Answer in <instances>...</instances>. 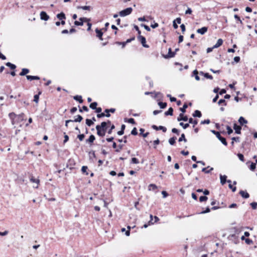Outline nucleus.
Segmentation results:
<instances>
[{
  "mask_svg": "<svg viewBox=\"0 0 257 257\" xmlns=\"http://www.w3.org/2000/svg\"><path fill=\"white\" fill-rule=\"evenodd\" d=\"M211 132L215 135L217 138L225 146L227 145V143L226 142V139L224 137H222L219 132L216 131L215 130H211Z\"/></svg>",
  "mask_w": 257,
  "mask_h": 257,
  "instance_id": "nucleus-1",
  "label": "nucleus"
},
{
  "mask_svg": "<svg viewBox=\"0 0 257 257\" xmlns=\"http://www.w3.org/2000/svg\"><path fill=\"white\" fill-rule=\"evenodd\" d=\"M132 11L133 9L132 8H127L126 9L120 11L119 13V15L120 17H125L131 14Z\"/></svg>",
  "mask_w": 257,
  "mask_h": 257,
  "instance_id": "nucleus-2",
  "label": "nucleus"
},
{
  "mask_svg": "<svg viewBox=\"0 0 257 257\" xmlns=\"http://www.w3.org/2000/svg\"><path fill=\"white\" fill-rule=\"evenodd\" d=\"M9 116L11 120V122L13 125L15 124L20 122L19 120L16 118L17 114L14 112H11L9 114Z\"/></svg>",
  "mask_w": 257,
  "mask_h": 257,
  "instance_id": "nucleus-3",
  "label": "nucleus"
},
{
  "mask_svg": "<svg viewBox=\"0 0 257 257\" xmlns=\"http://www.w3.org/2000/svg\"><path fill=\"white\" fill-rule=\"evenodd\" d=\"M138 39L139 41L141 42L143 46L145 48H149V46L148 45L146 44V40L145 37L142 35H139L138 37Z\"/></svg>",
  "mask_w": 257,
  "mask_h": 257,
  "instance_id": "nucleus-4",
  "label": "nucleus"
},
{
  "mask_svg": "<svg viewBox=\"0 0 257 257\" xmlns=\"http://www.w3.org/2000/svg\"><path fill=\"white\" fill-rule=\"evenodd\" d=\"M175 52H172V49L171 48H170L168 49V54L163 55L164 58L165 59H169L171 58H173L175 56Z\"/></svg>",
  "mask_w": 257,
  "mask_h": 257,
  "instance_id": "nucleus-5",
  "label": "nucleus"
},
{
  "mask_svg": "<svg viewBox=\"0 0 257 257\" xmlns=\"http://www.w3.org/2000/svg\"><path fill=\"white\" fill-rule=\"evenodd\" d=\"M96 130L97 131V134L99 137H103L105 135L106 131L104 130L99 129V127L96 126Z\"/></svg>",
  "mask_w": 257,
  "mask_h": 257,
  "instance_id": "nucleus-6",
  "label": "nucleus"
},
{
  "mask_svg": "<svg viewBox=\"0 0 257 257\" xmlns=\"http://www.w3.org/2000/svg\"><path fill=\"white\" fill-rule=\"evenodd\" d=\"M188 119V116L187 115H184L183 113H181L179 114V116L177 117V120L178 121H180L181 120L187 121Z\"/></svg>",
  "mask_w": 257,
  "mask_h": 257,
  "instance_id": "nucleus-7",
  "label": "nucleus"
},
{
  "mask_svg": "<svg viewBox=\"0 0 257 257\" xmlns=\"http://www.w3.org/2000/svg\"><path fill=\"white\" fill-rule=\"evenodd\" d=\"M40 18L42 20L47 21L49 19V16L45 12L42 11L40 13Z\"/></svg>",
  "mask_w": 257,
  "mask_h": 257,
  "instance_id": "nucleus-8",
  "label": "nucleus"
},
{
  "mask_svg": "<svg viewBox=\"0 0 257 257\" xmlns=\"http://www.w3.org/2000/svg\"><path fill=\"white\" fill-rule=\"evenodd\" d=\"M152 127L153 129L156 131L162 130L164 133H165L167 131L166 127L160 125L159 126H157L156 125H153Z\"/></svg>",
  "mask_w": 257,
  "mask_h": 257,
  "instance_id": "nucleus-9",
  "label": "nucleus"
},
{
  "mask_svg": "<svg viewBox=\"0 0 257 257\" xmlns=\"http://www.w3.org/2000/svg\"><path fill=\"white\" fill-rule=\"evenodd\" d=\"M233 129L235 131V133L237 134H241V127L238 125H237L236 123H234L233 124Z\"/></svg>",
  "mask_w": 257,
  "mask_h": 257,
  "instance_id": "nucleus-10",
  "label": "nucleus"
},
{
  "mask_svg": "<svg viewBox=\"0 0 257 257\" xmlns=\"http://www.w3.org/2000/svg\"><path fill=\"white\" fill-rule=\"evenodd\" d=\"M208 30V28L207 27H203L200 29H198L197 30V33L200 34L201 35H204L206 32H207Z\"/></svg>",
  "mask_w": 257,
  "mask_h": 257,
  "instance_id": "nucleus-11",
  "label": "nucleus"
},
{
  "mask_svg": "<svg viewBox=\"0 0 257 257\" xmlns=\"http://www.w3.org/2000/svg\"><path fill=\"white\" fill-rule=\"evenodd\" d=\"M95 32L96 33V37H98L100 40H102L103 32L101 30H99L98 28L95 29Z\"/></svg>",
  "mask_w": 257,
  "mask_h": 257,
  "instance_id": "nucleus-12",
  "label": "nucleus"
},
{
  "mask_svg": "<svg viewBox=\"0 0 257 257\" xmlns=\"http://www.w3.org/2000/svg\"><path fill=\"white\" fill-rule=\"evenodd\" d=\"M239 194L243 198L247 199L249 197V194L246 191L240 190L239 192Z\"/></svg>",
  "mask_w": 257,
  "mask_h": 257,
  "instance_id": "nucleus-13",
  "label": "nucleus"
},
{
  "mask_svg": "<svg viewBox=\"0 0 257 257\" xmlns=\"http://www.w3.org/2000/svg\"><path fill=\"white\" fill-rule=\"evenodd\" d=\"M199 72L196 70H194L192 73V77L194 76L196 80L199 81L200 80V78L199 76H198Z\"/></svg>",
  "mask_w": 257,
  "mask_h": 257,
  "instance_id": "nucleus-14",
  "label": "nucleus"
},
{
  "mask_svg": "<svg viewBox=\"0 0 257 257\" xmlns=\"http://www.w3.org/2000/svg\"><path fill=\"white\" fill-rule=\"evenodd\" d=\"M95 140V136L93 135H91L89 136V138L88 139L86 140V143L91 144L92 143H93V142Z\"/></svg>",
  "mask_w": 257,
  "mask_h": 257,
  "instance_id": "nucleus-15",
  "label": "nucleus"
},
{
  "mask_svg": "<svg viewBox=\"0 0 257 257\" xmlns=\"http://www.w3.org/2000/svg\"><path fill=\"white\" fill-rule=\"evenodd\" d=\"M238 122L241 125H243L244 124L247 123V120H246L243 116H240L238 119Z\"/></svg>",
  "mask_w": 257,
  "mask_h": 257,
  "instance_id": "nucleus-16",
  "label": "nucleus"
},
{
  "mask_svg": "<svg viewBox=\"0 0 257 257\" xmlns=\"http://www.w3.org/2000/svg\"><path fill=\"white\" fill-rule=\"evenodd\" d=\"M227 176L226 175H220V183L223 185L225 184L227 181Z\"/></svg>",
  "mask_w": 257,
  "mask_h": 257,
  "instance_id": "nucleus-17",
  "label": "nucleus"
},
{
  "mask_svg": "<svg viewBox=\"0 0 257 257\" xmlns=\"http://www.w3.org/2000/svg\"><path fill=\"white\" fill-rule=\"evenodd\" d=\"M192 116L194 117H201L202 116V113L200 111L198 110H196L194 111V112L192 114Z\"/></svg>",
  "mask_w": 257,
  "mask_h": 257,
  "instance_id": "nucleus-18",
  "label": "nucleus"
},
{
  "mask_svg": "<svg viewBox=\"0 0 257 257\" xmlns=\"http://www.w3.org/2000/svg\"><path fill=\"white\" fill-rule=\"evenodd\" d=\"M96 126H98L99 127V129L104 130L106 131L107 129V123L105 121H103L101 123L100 125H97Z\"/></svg>",
  "mask_w": 257,
  "mask_h": 257,
  "instance_id": "nucleus-19",
  "label": "nucleus"
},
{
  "mask_svg": "<svg viewBox=\"0 0 257 257\" xmlns=\"http://www.w3.org/2000/svg\"><path fill=\"white\" fill-rule=\"evenodd\" d=\"M26 78L28 80H39L40 77L38 76L27 75Z\"/></svg>",
  "mask_w": 257,
  "mask_h": 257,
  "instance_id": "nucleus-20",
  "label": "nucleus"
},
{
  "mask_svg": "<svg viewBox=\"0 0 257 257\" xmlns=\"http://www.w3.org/2000/svg\"><path fill=\"white\" fill-rule=\"evenodd\" d=\"M57 18L60 20H65L66 19V16L65 14L63 12H61L59 14H58L56 16Z\"/></svg>",
  "mask_w": 257,
  "mask_h": 257,
  "instance_id": "nucleus-21",
  "label": "nucleus"
},
{
  "mask_svg": "<svg viewBox=\"0 0 257 257\" xmlns=\"http://www.w3.org/2000/svg\"><path fill=\"white\" fill-rule=\"evenodd\" d=\"M73 99L76 101H78L80 103H82L83 101L82 96L81 95H75L73 96Z\"/></svg>",
  "mask_w": 257,
  "mask_h": 257,
  "instance_id": "nucleus-22",
  "label": "nucleus"
},
{
  "mask_svg": "<svg viewBox=\"0 0 257 257\" xmlns=\"http://www.w3.org/2000/svg\"><path fill=\"white\" fill-rule=\"evenodd\" d=\"M223 43V40L221 39H219L217 43L213 46V48H217L220 47L221 45H222Z\"/></svg>",
  "mask_w": 257,
  "mask_h": 257,
  "instance_id": "nucleus-23",
  "label": "nucleus"
},
{
  "mask_svg": "<svg viewBox=\"0 0 257 257\" xmlns=\"http://www.w3.org/2000/svg\"><path fill=\"white\" fill-rule=\"evenodd\" d=\"M30 70L27 68H23L22 71L19 74L20 76H24L29 73Z\"/></svg>",
  "mask_w": 257,
  "mask_h": 257,
  "instance_id": "nucleus-24",
  "label": "nucleus"
},
{
  "mask_svg": "<svg viewBox=\"0 0 257 257\" xmlns=\"http://www.w3.org/2000/svg\"><path fill=\"white\" fill-rule=\"evenodd\" d=\"M30 181L31 182H32V183H36L37 184V186L35 188H38V184H39V183L40 182V180L38 179L35 178L33 176H32L30 178Z\"/></svg>",
  "mask_w": 257,
  "mask_h": 257,
  "instance_id": "nucleus-25",
  "label": "nucleus"
},
{
  "mask_svg": "<svg viewBox=\"0 0 257 257\" xmlns=\"http://www.w3.org/2000/svg\"><path fill=\"white\" fill-rule=\"evenodd\" d=\"M77 9H82L83 10H88V11H90V10L92 9V8H91L90 6H77Z\"/></svg>",
  "mask_w": 257,
  "mask_h": 257,
  "instance_id": "nucleus-26",
  "label": "nucleus"
},
{
  "mask_svg": "<svg viewBox=\"0 0 257 257\" xmlns=\"http://www.w3.org/2000/svg\"><path fill=\"white\" fill-rule=\"evenodd\" d=\"M6 65L9 67L12 70H15L16 68V65L11 63V62H7L6 63Z\"/></svg>",
  "mask_w": 257,
  "mask_h": 257,
  "instance_id": "nucleus-27",
  "label": "nucleus"
},
{
  "mask_svg": "<svg viewBox=\"0 0 257 257\" xmlns=\"http://www.w3.org/2000/svg\"><path fill=\"white\" fill-rule=\"evenodd\" d=\"M173 109L172 107H170L168 110L165 112V115H173Z\"/></svg>",
  "mask_w": 257,
  "mask_h": 257,
  "instance_id": "nucleus-28",
  "label": "nucleus"
},
{
  "mask_svg": "<svg viewBox=\"0 0 257 257\" xmlns=\"http://www.w3.org/2000/svg\"><path fill=\"white\" fill-rule=\"evenodd\" d=\"M189 123H193V127H194L195 125L198 123V120L197 119H193L192 118H188Z\"/></svg>",
  "mask_w": 257,
  "mask_h": 257,
  "instance_id": "nucleus-29",
  "label": "nucleus"
},
{
  "mask_svg": "<svg viewBox=\"0 0 257 257\" xmlns=\"http://www.w3.org/2000/svg\"><path fill=\"white\" fill-rule=\"evenodd\" d=\"M144 131H145V129H144L143 128H141L140 129V135H142L144 138H146L149 134V133L147 132L146 133L144 134Z\"/></svg>",
  "mask_w": 257,
  "mask_h": 257,
  "instance_id": "nucleus-30",
  "label": "nucleus"
},
{
  "mask_svg": "<svg viewBox=\"0 0 257 257\" xmlns=\"http://www.w3.org/2000/svg\"><path fill=\"white\" fill-rule=\"evenodd\" d=\"M176 139H177V138L176 137H173L172 138H171L170 139H169V140L168 141L169 143L171 145H175V144L176 143Z\"/></svg>",
  "mask_w": 257,
  "mask_h": 257,
  "instance_id": "nucleus-31",
  "label": "nucleus"
},
{
  "mask_svg": "<svg viewBox=\"0 0 257 257\" xmlns=\"http://www.w3.org/2000/svg\"><path fill=\"white\" fill-rule=\"evenodd\" d=\"M178 141L181 142L182 141H184L185 143L187 142V140L185 138V136L184 134H182L181 135V137L179 138Z\"/></svg>",
  "mask_w": 257,
  "mask_h": 257,
  "instance_id": "nucleus-32",
  "label": "nucleus"
},
{
  "mask_svg": "<svg viewBox=\"0 0 257 257\" xmlns=\"http://www.w3.org/2000/svg\"><path fill=\"white\" fill-rule=\"evenodd\" d=\"M77 118H76L74 120H72L73 122H81L82 119H83V117L81 115H77Z\"/></svg>",
  "mask_w": 257,
  "mask_h": 257,
  "instance_id": "nucleus-33",
  "label": "nucleus"
},
{
  "mask_svg": "<svg viewBox=\"0 0 257 257\" xmlns=\"http://www.w3.org/2000/svg\"><path fill=\"white\" fill-rule=\"evenodd\" d=\"M158 105H159L160 107L162 109H164L167 106V103L166 102H159Z\"/></svg>",
  "mask_w": 257,
  "mask_h": 257,
  "instance_id": "nucleus-34",
  "label": "nucleus"
},
{
  "mask_svg": "<svg viewBox=\"0 0 257 257\" xmlns=\"http://www.w3.org/2000/svg\"><path fill=\"white\" fill-rule=\"evenodd\" d=\"M24 116V114L23 113H22L19 115H17L16 118L18 119V120L20 121V122H21L23 120Z\"/></svg>",
  "mask_w": 257,
  "mask_h": 257,
  "instance_id": "nucleus-35",
  "label": "nucleus"
},
{
  "mask_svg": "<svg viewBox=\"0 0 257 257\" xmlns=\"http://www.w3.org/2000/svg\"><path fill=\"white\" fill-rule=\"evenodd\" d=\"M188 107V105L187 103H184L182 107H180L179 108L180 110L182 113H185L186 112V109Z\"/></svg>",
  "mask_w": 257,
  "mask_h": 257,
  "instance_id": "nucleus-36",
  "label": "nucleus"
},
{
  "mask_svg": "<svg viewBox=\"0 0 257 257\" xmlns=\"http://www.w3.org/2000/svg\"><path fill=\"white\" fill-rule=\"evenodd\" d=\"M41 93V92L40 91L38 94H35L34 97V101L36 103H38L39 99V95Z\"/></svg>",
  "mask_w": 257,
  "mask_h": 257,
  "instance_id": "nucleus-37",
  "label": "nucleus"
},
{
  "mask_svg": "<svg viewBox=\"0 0 257 257\" xmlns=\"http://www.w3.org/2000/svg\"><path fill=\"white\" fill-rule=\"evenodd\" d=\"M78 107H79V111L80 112L82 113L83 112V110L85 111H88V107L86 106H83L82 107V108H81L80 107V106L79 105Z\"/></svg>",
  "mask_w": 257,
  "mask_h": 257,
  "instance_id": "nucleus-38",
  "label": "nucleus"
},
{
  "mask_svg": "<svg viewBox=\"0 0 257 257\" xmlns=\"http://www.w3.org/2000/svg\"><path fill=\"white\" fill-rule=\"evenodd\" d=\"M88 169V167L86 166H83L81 168V171L83 173H85L86 175L88 174V173L87 172V170Z\"/></svg>",
  "mask_w": 257,
  "mask_h": 257,
  "instance_id": "nucleus-39",
  "label": "nucleus"
},
{
  "mask_svg": "<svg viewBox=\"0 0 257 257\" xmlns=\"http://www.w3.org/2000/svg\"><path fill=\"white\" fill-rule=\"evenodd\" d=\"M97 105V103L96 102H93L90 103V104L89 105V107L92 109H95V108H96Z\"/></svg>",
  "mask_w": 257,
  "mask_h": 257,
  "instance_id": "nucleus-40",
  "label": "nucleus"
},
{
  "mask_svg": "<svg viewBox=\"0 0 257 257\" xmlns=\"http://www.w3.org/2000/svg\"><path fill=\"white\" fill-rule=\"evenodd\" d=\"M179 125L183 127L184 129H186L189 126V123H184L182 122H180Z\"/></svg>",
  "mask_w": 257,
  "mask_h": 257,
  "instance_id": "nucleus-41",
  "label": "nucleus"
},
{
  "mask_svg": "<svg viewBox=\"0 0 257 257\" xmlns=\"http://www.w3.org/2000/svg\"><path fill=\"white\" fill-rule=\"evenodd\" d=\"M93 123L94 122L92 121V120L88 118L86 119V124L89 126L92 125L93 124Z\"/></svg>",
  "mask_w": 257,
  "mask_h": 257,
  "instance_id": "nucleus-42",
  "label": "nucleus"
},
{
  "mask_svg": "<svg viewBox=\"0 0 257 257\" xmlns=\"http://www.w3.org/2000/svg\"><path fill=\"white\" fill-rule=\"evenodd\" d=\"M256 168V163H254L253 162L251 163V164L249 166V169L251 171H254Z\"/></svg>",
  "mask_w": 257,
  "mask_h": 257,
  "instance_id": "nucleus-43",
  "label": "nucleus"
},
{
  "mask_svg": "<svg viewBox=\"0 0 257 257\" xmlns=\"http://www.w3.org/2000/svg\"><path fill=\"white\" fill-rule=\"evenodd\" d=\"M131 163L138 164L139 163V160L136 158H132L131 159Z\"/></svg>",
  "mask_w": 257,
  "mask_h": 257,
  "instance_id": "nucleus-44",
  "label": "nucleus"
},
{
  "mask_svg": "<svg viewBox=\"0 0 257 257\" xmlns=\"http://www.w3.org/2000/svg\"><path fill=\"white\" fill-rule=\"evenodd\" d=\"M127 136H124L123 138V139H118V142H119V143H121L122 142H123L124 143H127V140H126V139H127Z\"/></svg>",
  "mask_w": 257,
  "mask_h": 257,
  "instance_id": "nucleus-45",
  "label": "nucleus"
},
{
  "mask_svg": "<svg viewBox=\"0 0 257 257\" xmlns=\"http://www.w3.org/2000/svg\"><path fill=\"white\" fill-rule=\"evenodd\" d=\"M207 199L208 198L206 196H201L199 197V201L200 202L206 201Z\"/></svg>",
  "mask_w": 257,
  "mask_h": 257,
  "instance_id": "nucleus-46",
  "label": "nucleus"
},
{
  "mask_svg": "<svg viewBox=\"0 0 257 257\" xmlns=\"http://www.w3.org/2000/svg\"><path fill=\"white\" fill-rule=\"evenodd\" d=\"M226 130L227 131V134L228 135H230L231 134H232L233 133V130L231 128V127L230 126H229V125H227L226 126Z\"/></svg>",
  "mask_w": 257,
  "mask_h": 257,
  "instance_id": "nucleus-47",
  "label": "nucleus"
},
{
  "mask_svg": "<svg viewBox=\"0 0 257 257\" xmlns=\"http://www.w3.org/2000/svg\"><path fill=\"white\" fill-rule=\"evenodd\" d=\"M131 135L136 136L138 135V131L136 127H134L131 131Z\"/></svg>",
  "mask_w": 257,
  "mask_h": 257,
  "instance_id": "nucleus-48",
  "label": "nucleus"
},
{
  "mask_svg": "<svg viewBox=\"0 0 257 257\" xmlns=\"http://www.w3.org/2000/svg\"><path fill=\"white\" fill-rule=\"evenodd\" d=\"M237 157L238 158V159L242 162H244V156L242 154H240V153H238L237 154Z\"/></svg>",
  "mask_w": 257,
  "mask_h": 257,
  "instance_id": "nucleus-49",
  "label": "nucleus"
},
{
  "mask_svg": "<svg viewBox=\"0 0 257 257\" xmlns=\"http://www.w3.org/2000/svg\"><path fill=\"white\" fill-rule=\"evenodd\" d=\"M85 138V135L84 134H79L77 136V138L80 141H82Z\"/></svg>",
  "mask_w": 257,
  "mask_h": 257,
  "instance_id": "nucleus-50",
  "label": "nucleus"
},
{
  "mask_svg": "<svg viewBox=\"0 0 257 257\" xmlns=\"http://www.w3.org/2000/svg\"><path fill=\"white\" fill-rule=\"evenodd\" d=\"M253 209H256L257 208V202H253L250 204Z\"/></svg>",
  "mask_w": 257,
  "mask_h": 257,
  "instance_id": "nucleus-51",
  "label": "nucleus"
},
{
  "mask_svg": "<svg viewBox=\"0 0 257 257\" xmlns=\"http://www.w3.org/2000/svg\"><path fill=\"white\" fill-rule=\"evenodd\" d=\"M210 211V209L209 207H207L206 208L205 210L201 212L200 213H199V214H205L208 213Z\"/></svg>",
  "mask_w": 257,
  "mask_h": 257,
  "instance_id": "nucleus-52",
  "label": "nucleus"
},
{
  "mask_svg": "<svg viewBox=\"0 0 257 257\" xmlns=\"http://www.w3.org/2000/svg\"><path fill=\"white\" fill-rule=\"evenodd\" d=\"M222 103H223L224 105H226V102L225 99H221L218 102V104L219 105H220Z\"/></svg>",
  "mask_w": 257,
  "mask_h": 257,
  "instance_id": "nucleus-53",
  "label": "nucleus"
},
{
  "mask_svg": "<svg viewBox=\"0 0 257 257\" xmlns=\"http://www.w3.org/2000/svg\"><path fill=\"white\" fill-rule=\"evenodd\" d=\"M79 21H82V22L83 21V23L84 22H86L89 23V21H90V20L87 18L83 17V18H79Z\"/></svg>",
  "mask_w": 257,
  "mask_h": 257,
  "instance_id": "nucleus-54",
  "label": "nucleus"
},
{
  "mask_svg": "<svg viewBox=\"0 0 257 257\" xmlns=\"http://www.w3.org/2000/svg\"><path fill=\"white\" fill-rule=\"evenodd\" d=\"M204 77L209 79H213L212 76L211 75H210L208 73H206V74H205Z\"/></svg>",
  "mask_w": 257,
  "mask_h": 257,
  "instance_id": "nucleus-55",
  "label": "nucleus"
},
{
  "mask_svg": "<svg viewBox=\"0 0 257 257\" xmlns=\"http://www.w3.org/2000/svg\"><path fill=\"white\" fill-rule=\"evenodd\" d=\"M127 121L128 122V123H132L133 124H136V122H135V120L134 118H128L127 120Z\"/></svg>",
  "mask_w": 257,
  "mask_h": 257,
  "instance_id": "nucleus-56",
  "label": "nucleus"
},
{
  "mask_svg": "<svg viewBox=\"0 0 257 257\" xmlns=\"http://www.w3.org/2000/svg\"><path fill=\"white\" fill-rule=\"evenodd\" d=\"M74 24L76 26H82L83 25V21H75L74 22Z\"/></svg>",
  "mask_w": 257,
  "mask_h": 257,
  "instance_id": "nucleus-57",
  "label": "nucleus"
},
{
  "mask_svg": "<svg viewBox=\"0 0 257 257\" xmlns=\"http://www.w3.org/2000/svg\"><path fill=\"white\" fill-rule=\"evenodd\" d=\"M115 128V126L114 124H112L110 126V129L108 131L107 133L108 134H111L112 133V131Z\"/></svg>",
  "mask_w": 257,
  "mask_h": 257,
  "instance_id": "nucleus-58",
  "label": "nucleus"
},
{
  "mask_svg": "<svg viewBox=\"0 0 257 257\" xmlns=\"http://www.w3.org/2000/svg\"><path fill=\"white\" fill-rule=\"evenodd\" d=\"M245 242L247 244H252L253 243V241L251 239H249V238H246V239H245Z\"/></svg>",
  "mask_w": 257,
  "mask_h": 257,
  "instance_id": "nucleus-59",
  "label": "nucleus"
},
{
  "mask_svg": "<svg viewBox=\"0 0 257 257\" xmlns=\"http://www.w3.org/2000/svg\"><path fill=\"white\" fill-rule=\"evenodd\" d=\"M104 112L106 113V114H105V116L107 117H109L110 116V114L109 113L110 112L108 110V109H105L104 110Z\"/></svg>",
  "mask_w": 257,
  "mask_h": 257,
  "instance_id": "nucleus-60",
  "label": "nucleus"
},
{
  "mask_svg": "<svg viewBox=\"0 0 257 257\" xmlns=\"http://www.w3.org/2000/svg\"><path fill=\"white\" fill-rule=\"evenodd\" d=\"M160 143V140H159V139H157L156 140L154 141V142H153V144H154V148L155 149L156 148V146L158 144H159Z\"/></svg>",
  "mask_w": 257,
  "mask_h": 257,
  "instance_id": "nucleus-61",
  "label": "nucleus"
},
{
  "mask_svg": "<svg viewBox=\"0 0 257 257\" xmlns=\"http://www.w3.org/2000/svg\"><path fill=\"white\" fill-rule=\"evenodd\" d=\"M134 28L138 32L139 35H141V32L140 30L139 27L138 26L135 25L134 26Z\"/></svg>",
  "mask_w": 257,
  "mask_h": 257,
  "instance_id": "nucleus-62",
  "label": "nucleus"
},
{
  "mask_svg": "<svg viewBox=\"0 0 257 257\" xmlns=\"http://www.w3.org/2000/svg\"><path fill=\"white\" fill-rule=\"evenodd\" d=\"M210 122V121L209 119H205L204 120H202L201 121V124H209Z\"/></svg>",
  "mask_w": 257,
  "mask_h": 257,
  "instance_id": "nucleus-63",
  "label": "nucleus"
},
{
  "mask_svg": "<svg viewBox=\"0 0 257 257\" xmlns=\"http://www.w3.org/2000/svg\"><path fill=\"white\" fill-rule=\"evenodd\" d=\"M228 187L231 189L232 192H235L236 190V187H233V186L231 184H229Z\"/></svg>",
  "mask_w": 257,
  "mask_h": 257,
  "instance_id": "nucleus-64",
  "label": "nucleus"
}]
</instances>
